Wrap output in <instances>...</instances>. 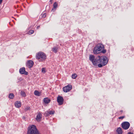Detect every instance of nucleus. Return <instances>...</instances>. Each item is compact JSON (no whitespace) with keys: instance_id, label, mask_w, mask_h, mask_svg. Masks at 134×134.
<instances>
[{"instance_id":"13","label":"nucleus","mask_w":134,"mask_h":134,"mask_svg":"<svg viewBox=\"0 0 134 134\" xmlns=\"http://www.w3.org/2000/svg\"><path fill=\"white\" fill-rule=\"evenodd\" d=\"M42 118V115L40 113H39L37 115L36 120L38 121H39L41 119V118Z\"/></svg>"},{"instance_id":"3","label":"nucleus","mask_w":134,"mask_h":134,"mask_svg":"<svg viewBox=\"0 0 134 134\" xmlns=\"http://www.w3.org/2000/svg\"><path fill=\"white\" fill-rule=\"evenodd\" d=\"M36 57L37 59L40 62L43 61L46 59V54L42 52H40L37 53L36 55Z\"/></svg>"},{"instance_id":"10","label":"nucleus","mask_w":134,"mask_h":134,"mask_svg":"<svg viewBox=\"0 0 134 134\" xmlns=\"http://www.w3.org/2000/svg\"><path fill=\"white\" fill-rule=\"evenodd\" d=\"M96 47H97V48L100 51L104 48L103 45L101 44H98Z\"/></svg>"},{"instance_id":"16","label":"nucleus","mask_w":134,"mask_h":134,"mask_svg":"<svg viewBox=\"0 0 134 134\" xmlns=\"http://www.w3.org/2000/svg\"><path fill=\"white\" fill-rule=\"evenodd\" d=\"M99 51L97 48V47H95L94 48L93 50V52L94 54H98L99 53Z\"/></svg>"},{"instance_id":"5","label":"nucleus","mask_w":134,"mask_h":134,"mask_svg":"<svg viewBox=\"0 0 134 134\" xmlns=\"http://www.w3.org/2000/svg\"><path fill=\"white\" fill-rule=\"evenodd\" d=\"M121 126L124 129L127 130L130 126V124L128 122H124L122 124Z\"/></svg>"},{"instance_id":"14","label":"nucleus","mask_w":134,"mask_h":134,"mask_svg":"<svg viewBox=\"0 0 134 134\" xmlns=\"http://www.w3.org/2000/svg\"><path fill=\"white\" fill-rule=\"evenodd\" d=\"M43 101L46 104H48L50 102V100L48 98H45L43 99Z\"/></svg>"},{"instance_id":"7","label":"nucleus","mask_w":134,"mask_h":134,"mask_svg":"<svg viewBox=\"0 0 134 134\" xmlns=\"http://www.w3.org/2000/svg\"><path fill=\"white\" fill-rule=\"evenodd\" d=\"M57 101L60 105L62 104L64 101V99L63 97L61 96H58L57 98Z\"/></svg>"},{"instance_id":"8","label":"nucleus","mask_w":134,"mask_h":134,"mask_svg":"<svg viewBox=\"0 0 134 134\" xmlns=\"http://www.w3.org/2000/svg\"><path fill=\"white\" fill-rule=\"evenodd\" d=\"M19 71L20 73L21 74H24L26 75H27L28 74V73L26 71L24 67H22L20 68Z\"/></svg>"},{"instance_id":"4","label":"nucleus","mask_w":134,"mask_h":134,"mask_svg":"<svg viewBox=\"0 0 134 134\" xmlns=\"http://www.w3.org/2000/svg\"><path fill=\"white\" fill-rule=\"evenodd\" d=\"M38 131L35 125H31L28 128L27 134H34Z\"/></svg>"},{"instance_id":"22","label":"nucleus","mask_w":134,"mask_h":134,"mask_svg":"<svg viewBox=\"0 0 134 134\" xmlns=\"http://www.w3.org/2000/svg\"><path fill=\"white\" fill-rule=\"evenodd\" d=\"M44 115L45 116H49L50 115L49 114V113L48 111H47L46 112L44 113Z\"/></svg>"},{"instance_id":"18","label":"nucleus","mask_w":134,"mask_h":134,"mask_svg":"<svg viewBox=\"0 0 134 134\" xmlns=\"http://www.w3.org/2000/svg\"><path fill=\"white\" fill-rule=\"evenodd\" d=\"M14 95L13 93H10L9 95V97L11 99H12L14 98Z\"/></svg>"},{"instance_id":"11","label":"nucleus","mask_w":134,"mask_h":134,"mask_svg":"<svg viewBox=\"0 0 134 134\" xmlns=\"http://www.w3.org/2000/svg\"><path fill=\"white\" fill-rule=\"evenodd\" d=\"M58 3L56 2H55L53 3V7L52 9V11L53 12L55 11L56 10V8L58 7Z\"/></svg>"},{"instance_id":"33","label":"nucleus","mask_w":134,"mask_h":134,"mask_svg":"<svg viewBox=\"0 0 134 134\" xmlns=\"http://www.w3.org/2000/svg\"><path fill=\"white\" fill-rule=\"evenodd\" d=\"M40 27V26H37V29H38Z\"/></svg>"},{"instance_id":"28","label":"nucleus","mask_w":134,"mask_h":134,"mask_svg":"<svg viewBox=\"0 0 134 134\" xmlns=\"http://www.w3.org/2000/svg\"><path fill=\"white\" fill-rule=\"evenodd\" d=\"M30 109V107H26V108H25V110H29Z\"/></svg>"},{"instance_id":"9","label":"nucleus","mask_w":134,"mask_h":134,"mask_svg":"<svg viewBox=\"0 0 134 134\" xmlns=\"http://www.w3.org/2000/svg\"><path fill=\"white\" fill-rule=\"evenodd\" d=\"M34 63L31 60H29L27 62L26 65L29 68H31L33 66Z\"/></svg>"},{"instance_id":"19","label":"nucleus","mask_w":134,"mask_h":134,"mask_svg":"<svg viewBox=\"0 0 134 134\" xmlns=\"http://www.w3.org/2000/svg\"><path fill=\"white\" fill-rule=\"evenodd\" d=\"M20 94L21 95L24 97H25L26 96V94L25 92H24L22 91H21L20 92Z\"/></svg>"},{"instance_id":"12","label":"nucleus","mask_w":134,"mask_h":134,"mask_svg":"<svg viewBox=\"0 0 134 134\" xmlns=\"http://www.w3.org/2000/svg\"><path fill=\"white\" fill-rule=\"evenodd\" d=\"M15 105L16 107L19 108L21 107V104L20 102L17 101L15 103Z\"/></svg>"},{"instance_id":"35","label":"nucleus","mask_w":134,"mask_h":134,"mask_svg":"<svg viewBox=\"0 0 134 134\" xmlns=\"http://www.w3.org/2000/svg\"><path fill=\"white\" fill-rule=\"evenodd\" d=\"M50 1L51 2L52 1V0H50Z\"/></svg>"},{"instance_id":"17","label":"nucleus","mask_w":134,"mask_h":134,"mask_svg":"<svg viewBox=\"0 0 134 134\" xmlns=\"http://www.w3.org/2000/svg\"><path fill=\"white\" fill-rule=\"evenodd\" d=\"M34 93L35 95L38 96H40V93L37 91H35Z\"/></svg>"},{"instance_id":"34","label":"nucleus","mask_w":134,"mask_h":134,"mask_svg":"<svg viewBox=\"0 0 134 134\" xmlns=\"http://www.w3.org/2000/svg\"><path fill=\"white\" fill-rule=\"evenodd\" d=\"M120 112H122V110H121L120 111Z\"/></svg>"},{"instance_id":"21","label":"nucleus","mask_w":134,"mask_h":134,"mask_svg":"<svg viewBox=\"0 0 134 134\" xmlns=\"http://www.w3.org/2000/svg\"><path fill=\"white\" fill-rule=\"evenodd\" d=\"M47 71L45 68H43L42 69V72L43 73H45Z\"/></svg>"},{"instance_id":"32","label":"nucleus","mask_w":134,"mask_h":134,"mask_svg":"<svg viewBox=\"0 0 134 134\" xmlns=\"http://www.w3.org/2000/svg\"><path fill=\"white\" fill-rule=\"evenodd\" d=\"M128 134H133V133L131 132H129L128 133Z\"/></svg>"},{"instance_id":"29","label":"nucleus","mask_w":134,"mask_h":134,"mask_svg":"<svg viewBox=\"0 0 134 134\" xmlns=\"http://www.w3.org/2000/svg\"><path fill=\"white\" fill-rule=\"evenodd\" d=\"M34 134H41L38 130Z\"/></svg>"},{"instance_id":"26","label":"nucleus","mask_w":134,"mask_h":134,"mask_svg":"<svg viewBox=\"0 0 134 134\" xmlns=\"http://www.w3.org/2000/svg\"><path fill=\"white\" fill-rule=\"evenodd\" d=\"M46 16V13H44L43 14H42V17L43 18H45Z\"/></svg>"},{"instance_id":"20","label":"nucleus","mask_w":134,"mask_h":134,"mask_svg":"<svg viewBox=\"0 0 134 134\" xmlns=\"http://www.w3.org/2000/svg\"><path fill=\"white\" fill-rule=\"evenodd\" d=\"M52 51L55 53L57 52V47H54L52 49Z\"/></svg>"},{"instance_id":"30","label":"nucleus","mask_w":134,"mask_h":134,"mask_svg":"<svg viewBox=\"0 0 134 134\" xmlns=\"http://www.w3.org/2000/svg\"><path fill=\"white\" fill-rule=\"evenodd\" d=\"M124 116H121L120 117H119V119H122L123 118H124Z\"/></svg>"},{"instance_id":"24","label":"nucleus","mask_w":134,"mask_h":134,"mask_svg":"<svg viewBox=\"0 0 134 134\" xmlns=\"http://www.w3.org/2000/svg\"><path fill=\"white\" fill-rule=\"evenodd\" d=\"M34 32V31L33 30H30L28 32V34L29 35H31Z\"/></svg>"},{"instance_id":"31","label":"nucleus","mask_w":134,"mask_h":134,"mask_svg":"<svg viewBox=\"0 0 134 134\" xmlns=\"http://www.w3.org/2000/svg\"><path fill=\"white\" fill-rule=\"evenodd\" d=\"M2 1V0H0V4L1 3Z\"/></svg>"},{"instance_id":"1","label":"nucleus","mask_w":134,"mask_h":134,"mask_svg":"<svg viewBox=\"0 0 134 134\" xmlns=\"http://www.w3.org/2000/svg\"><path fill=\"white\" fill-rule=\"evenodd\" d=\"M100 56L95 57L92 55H90L89 56V60L92 63L93 66H98V65L99 64Z\"/></svg>"},{"instance_id":"23","label":"nucleus","mask_w":134,"mask_h":134,"mask_svg":"<svg viewBox=\"0 0 134 134\" xmlns=\"http://www.w3.org/2000/svg\"><path fill=\"white\" fill-rule=\"evenodd\" d=\"M77 76V75L75 74H73L71 76V77L73 79H75Z\"/></svg>"},{"instance_id":"6","label":"nucleus","mask_w":134,"mask_h":134,"mask_svg":"<svg viewBox=\"0 0 134 134\" xmlns=\"http://www.w3.org/2000/svg\"><path fill=\"white\" fill-rule=\"evenodd\" d=\"M72 89V86L71 85L69 84L67 86L63 87V91L65 92H67L70 91Z\"/></svg>"},{"instance_id":"2","label":"nucleus","mask_w":134,"mask_h":134,"mask_svg":"<svg viewBox=\"0 0 134 134\" xmlns=\"http://www.w3.org/2000/svg\"><path fill=\"white\" fill-rule=\"evenodd\" d=\"M100 62H99V64L98 65V67L101 68L103 66H105L107 64L108 59L106 56H100Z\"/></svg>"},{"instance_id":"25","label":"nucleus","mask_w":134,"mask_h":134,"mask_svg":"<svg viewBox=\"0 0 134 134\" xmlns=\"http://www.w3.org/2000/svg\"><path fill=\"white\" fill-rule=\"evenodd\" d=\"M49 115L53 114H54V111H49Z\"/></svg>"},{"instance_id":"15","label":"nucleus","mask_w":134,"mask_h":134,"mask_svg":"<svg viewBox=\"0 0 134 134\" xmlns=\"http://www.w3.org/2000/svg\"><path fill=\"white\" fill-rule=\"evenodd\" d=\"M116 132H117V134H122V132L121 128L120 127L118 128Z\"/></svg>"},{"instance_id":"27","label":"nucleus","mask_w":134,"mask_h":134,"mask_svg":"<svg viewBox=\"0 0 134 134\" xmlns=\"http://www.w3.org/2000/svg\"><path fill=\"white\" fill-rule=\"evenodd\" d=\"M106 52V51L105 49H103L102 51H101V52L103 53H105Z\"/></svg>"}]
</instances>
